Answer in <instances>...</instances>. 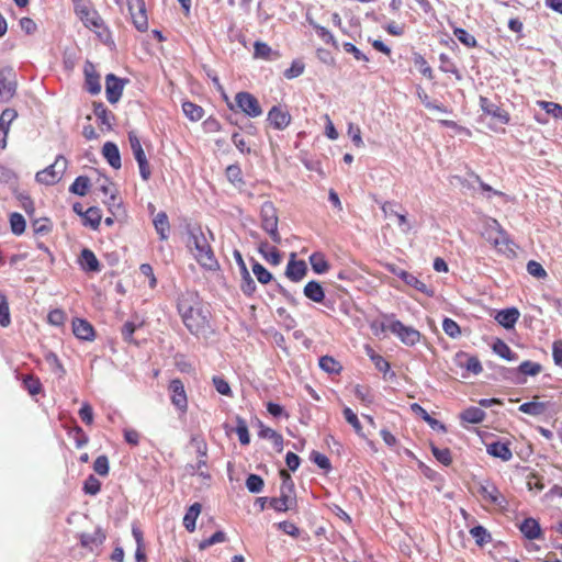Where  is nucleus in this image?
Returning <instances> with one entry per match:
<instances>
[{
	"label": "nucleus",
	"mask_w": 562,
	"mask_h": 562,
	"mask_svg": "<svg viewBox=\"0 0 562 562\" xmlns=\"http://www.w3.org/2000/svg\"><path fill=\"white\" fill-rule=\"evenodd\" d=\"M188 245L202 267L212 270L217 266L212 248L200 227L192 228L189 232Z\"/></svg>",
	"instance_id": "obj_1"
},
{
	"label": "nucleus",
	"mask_w": 562,
	"mask_h": 562,
	"mask_svg": "<svg viewBox=\"0 0 562 562\" xmlns=\"http://www.w3.org/2000/svg\"><path fill=\"white\" fill-rule=\"evenodd\" d=\"M182 321L186 327L194 335L204 331L207 326V314L200 307L189 304L187 300H181L178 304Z\"/></svg>",
	"instance_id": "obj_2"
},
{
	"label": "nucleus",
	"mask_w": 562,
	"mask_h": 562,
	"mask_svg": "<svg viewBox=\"0 0 562 562\" xmlns=\"http://www.w3.org/2000/svg\"><path fill=\"white\" fill-rule=\"evenodd\" d=\"M280 476L282 479V484L280 487L279 497H272L269 503L273 509L278 512H286L295 503L293 497L294 483L286 470H281Z\"/></svg>",
	"instance_id": "obj_3"
},
{
	"label": "nucleus",
	"mask_w": 562,
	"mask_h": 562,
	"mask_svg": "<svg viewBox=\"0 0 562 562\" xmlns=\"http://www.w3.org/2000/svg\"><path fill=\"white\" fill-rule=\"evenodd\" d=\"M260 218H261V227L265 232L269 234L271 239L279 244L281 241V236L278 232V213L273 203L267 201L262 204L260 210Z\"/></svg>",
	"instance_id": "obj_4"
},
{
	"label": "nucleus",
	"mask_w": 562,
	"mask_h": 562,
	"mask_svg": "<svg viewBox=\"0 0 562 562\" xmlns=\"http://www.w3.org/2000/svg\"><path fill=\"white\" fill-rule=\"evenodd\" d=\"M67 168V160L63 156H58L54 164L36 173V180L44 184H54L59 181Z\"/></svg>",
	"instance_id": "obj_5"
},
{
	"label": "nucleus",
	"mask_w": 562,
	"mask_h": 562,
	"mask_svg": "<svg viewBox=\"0 0 562 562\" xmlns=\"http://www.w3.org/2000/svg\"><path fill=\"white\" fill-rule=\"evenodd\" d=\"M486 239L503 254L514 252L506 233L501 228L497 221L493 220L487 231Z\"/></svg>",
	"instance_id": "obj_6"
},
{
	"label": "nucleus",
	"mask_w": 562,
	"mask_h": 562,
	"mask_svg": "<svg viewBox=\"0 0 562 562\" xmlns=\"http://www.w3.org/2000/svg\"><path fill=\"white\" fill-rule=\"evenodd\" d=\"M389 330L396 335L401 341L407 346H414L420 340V333L411 326H405L402 322L390 319Z\"/></svg>",
	"instance_id": "obj_7"
},
{
	"label": "nucleus",
	"mask_w": 562,
	"mask_h": 562,
	"mask_svg": "<svg viewBox=\"0 0 562 562\" xmlns=\"http://www.w3.org/2000/svg\"><path fill=\"white\" fill-rule=\"evenodd\" d=\"M235 102L237 108L250 117H258L262 114L259 101L249 92H238L235 97Z\"/></svg>",
	"instance_id": "obj_8"
},
{
	"label": "nucleus",
	"mask_w": 562,
	"mask_h": 562,
	"mask_svg": "<svg viewBox=\"0 0 562 562\" xmlns=\"http://www.w3.org/2000/svg\"><path fill=\"white\" fill-rule=\"evenodd\" d=\"M127 4L135 27L140 32L146 31L148 20L144 0H127Z\"/></svg>",
	"instance_id": "obj_9"
},
{
	"label": "nucleus",
	"mask_w": 562,
	"mask_h": 562,
	"mask_svg": "<svg viewBox=\"0 0 562 562\" xmlns=\"http://www.w3.org/2000/svg\"><path fill=\"white\" fill-rule=\"evenodd\" d=\"M127 4L135 27L140 32L146 31L148 20L144 0H127Z\"/></svg>",
	"instance_id": "obj_10"
},
{
	"label": "nucleus",
	"mask_w": 562,
	"mask_h": 562,
	"mask_svg": "<svg viewBox=\"0 0 562 562\" xmlns=\"http://www.w3.org/2000/svg\"><path fill=\"white\" fill-rule=\"evenodd\" d=\"M390 272H392L394 276L402 279L407 285L416 289L417 291L427 294L428 296H431L434 294V291L430 290L423 281L418 280L417 277L414 274L394 266H389Z\"/></svg>",
	"instance_id": "obj_11"
},
{
	"label": "nucleus",
	"mask_w": 562,
	"mask_h": 562,
	"mask_svg": "<svg viewBox=\"0 0 562 562\" xmlns=\"http://www.w3.org/2000/svg\"><path fill=\"white\" fill-rule=\"evenodd\" d=\"M396 203L395 202H384L381 206L382 212L385 217H395L397 221V225L402 233L408 234L413 225L407 218L406 214L400 213L395 210Z\"/></svg>",
	"instance_id": "obj_12"
},
{
	"label": "nucleus",
	"mask_w": 562,
	"mask_h": 562,
	"mask_svg": "<svg viewBox=\"0 0 562 562\" xmlns=\"http://www.w3.org/2000/svg\"><path fill=\"white\" fill-rule=\"evenodd\" d=\"M124 89V82L113 74H109L105 78V93L110 103H116Z\"/></svg>",
	"instance_id": "obj_13"
},
{
	"label": "nucleus",
	"mask_w": 562,
	"mask_h": 562,
	"mask_svg": "<svg viewBox=\"0 0 562 562\" xmlns=\"http://www.w3.org/2000/svg\"><path fill=\"white\" fill-rule=\"evenodd\" d=\"M267 121L279 131H282L291 123V115L280 106H272L268 112Z\"/></svg>",
	"instance_id": "obj_14"
},
{
	"label": "nucleus",
	"mask_w": 562,
	"mask_h": 562,
	"mask_svg": "<svg viewBox=\"0 0 562 562\" xmlns=\"http://www.w3.org/2000/svg\"><path fill=\"white\" fill-rule=\"evenodd\" d=\"M477 493L482 496V498L486 502H490L494 505L504 507L506 504L505 497L499 493V491L493 484H483L480 483L477 487Z\"/></svg>",
	"instance_id": "obj_15"
},
{
	"label": "nucleus",
	"mask_w": 562,
	"mask_h": 562,
	"mask_svg": "<svg viewBox=\"0 0 562 562\" xmlns=\"http://www.w3.org/2000/svg\"><path fill=\"white\" fill-rule=\"evenodd\" d=\"M169 391L171 392V402L179 409L187 408V395L184 386L179 379H175L169 384Z\"/></svg>",
	"instance_id": "obj_16"
},
{
	"label": "nucleus",
	"mask_w": 562,
	"mask_h": 562,
	"mask_svg": "<svg viewBox=\"0 0 562 562\" xmlns=\"http://www.w3.org/2000/svg\"><path fill=\"white\" fill-rule=\"evenodd\" d=\"M295 254L291 255V260L289 261L285 270V276L297 282L302 280L307 273V266L303 260H294Z\"/></svg>",
	"instance_id": "obj_17"
},
{
	"label": "nucleus",
	"mask_w": 562,
	"mask_h": 562,
	"mask_svg": "<svg viewBox=\"0 0 562 562\" xmlns=\"http://www.w3.org/2000/svg\"><path fill=\"white\" fill-rule=\"evenodd\" d=\"M79 265L87 272H100L101 265L92 250L83 248L79 256Z\"/></svg>",
	"instance_id": "obj_18"
},
{
	"label": "nucleus",
	"mask_w": 562,
	"mask_h": 562,
	"mask_svg": "<svg viewBox=\"0 0 562 562\" xmlns=\"http://www.w3.org/2000/svg\"><path fill=\"white\" fill-rule=\"evenodd\" d=\"M480 104L484 113L496 117L503 124L508 123V113L501 109L497 104L491 102L487 98L481 97Z\"/></svg>",
	"instance_id": "obj_19"
},
{
	"label": "nucleus",
	"mask_w": 562,
	"mask_h": 562,
	"mask_svg": "<svg viewBox=\"0 0 562 562\" xmlns=\"http://www.w3.org/2000/svg\"><path fill=\"white\" fill-rule=\"evenodd\" d=\"M72 331L75 336L81 340H92L94 337L92 325L81 318H77L72 322Z\"/></svg>",
	"instance_id": "obj_20"
},
{
	"label": "nucleus",
	"mask_w": 562,
	"mask_h": 562,
	"mask_svg": "<svg viewBox=\"0 0 562 562\" xmlns=\"http://www.w3.org/2000/svg\"><path fill=\"white\" fill-rule=\"evenodd\" d=\"M81 22L89 29H100L103 25V21L99 13L91 9L89 5L83 10V12H80L77 14Z\"/></svg>",
	"instance_id": "obj_21"
},
{
	"label": "nucleus",
	"mask_w": 562,
	"mask_h": 562,
	"mask_svg": "<svg viewBox=\"0 0 562 562\" xmlns=\"http://www.w3.org/2000/svg\"><path fill=\"white\" fill-rule=\"evenodd\" d=\"M102 154L111 167L114 169L121 168L120 150L114 143L106 142L102 147Z\"/></svg>",
	"instance_id": "obj_22"
},
{
	"label": "nucleus",
	"mask_w": 562,
	"mask_h": 562,
	"mask_svg": "<svg viewBox=\"0 0 562 562\" xmlns=\"http://www.w3.org/2000/svg\"><path fill=\"white\" fill-rule=\"evenodd\" d=\"M519 312L517 308H506L497 312L495 319L505 328H512L519 318Z\"/></svg>",
	"instance_id": "obj_23"
},
{
	"label": "nucleus",
	"mask_w": 562,
	"mask_h": 562,
	"mask_svg": "<svg viewBox=\"0 0 562 562\" xmlns=\"http://www.w3.org/2000/svg\"><path fill=\"white\" fill-rule=\"evenodd\" d=\"M487 453L499 458L503 461H509L513 458V453L507 443L495 441L486 446Z\"/></svg>",
	"instance_id": "obj_24"
},
{
	"label": "nucleus",
	"mask_w": 562,
	"mask_h": 562,
	"mask_svg": "<svg viewBox=\"0 0 562 562\" xmlns=\"http://www.w3.org/2000/svg\"><path fill=\"white\" fill-rule=\"evenodd\" d=\"M85 76H86V85L87 89L90 93L97 94L101 91V85L99 81V76L95 74L94 67L92 64L87 63L85 66Z\"/></svg>",
	"instance_id": "obj_25"
},
{
	"label": "nucleus",
	"mask_w": 562,
	"mask_h": 562,
	"mask_svg": "<svg viewBox=\"0 0 562 562\" xmlns=\"http://www.w3.org/2000/svg\"><path fill=\"white\" fill-rule=\"evenodd\" d=\"M303 293L308 300L315 303H322L325 299L324 289L317 281L307 282L304 286Z\"/></svg>",
	"instance_id": "obj_26"
},
{
	"label": "nucleus",
	"mask_w": 562,
	"mask_h": 562,
	"mask_svg": "<svg viewBox=\"0 0 562 562\" xmlns=\"http://www.w3.org/2000/svg\"><path fill=\"white\" fill-rule=\"evenodd\" d=\"M153 224L157 234L161 240H166L169 237L170 224L168 216L165 212H159L153 220Z\"/></svg>",
	"instance_id": "obj_27"
},
{
	"label": "nucleus",
	"mask_w": 562,
	"mask_h": 562,
	"mask_svg": "<svg viewBox=\"0 0 562 562\" xmlns=\"http://www.w3.org/2000/svg\"><path fill=\"white\" fill-rule=\"evenodd\" d=\"M10 70H1L0 71V99L8 100L10 99L14 91L15 85L9 79Z\"/></svg>",
	"instance_id": "obj_28"
},
{
	"label": "nucleus",
	"mask_w": 562,
	"mask_h": 562,
	"mask_svg": "<svg viewBox=\"0 0 562 562\" xmlns=\"http://www.w3.org/2000/svg\"><path fill=\"white\" fill-rule=\"evenodd\" d=\"M458 362L461 367H464L469 372L474 374H479L483 370L480 360L474 356L461 353L458 356Z\"/></svg>",
	"instance_id": "obj_29"
},
{
	"label": "nucleus",
	"mask_w": 562,
	"mask_h": 562,
	"mask_svg": "<svg viewBox=\"0 0 562 562\" xmlns=\"http://www.w3.org/2000/svg\"><path fill=\"white\" fill-rule=\"evenodd\" d=\"M201 508H202L201 504L194 503L187 510V513L183 517V525L188 531H190V532L194 531L195 521L201 513Z\"/></svg>",
	"instance_id": "obj_30"
},
{
	"label": "nucleus",
	"mask_w": 562,
	"mask_h": 562,
	"mask_svg": "<svg viewBox=\"0 0 562 562\" xmlns=\"http://www.w3.org/2000/svg\"><path fill=\"white\" fill-rule=\"evenodd\" d=\"M520 531L528 539H537L540 537L541 530L538 521L533 518H526L520 525Z\"/></svg>",
	"instance_id": "obj_31"
},
{
	"label": "nucleus",
	"mask_w": 562,
	"mask_h": 562,
	"mask_svg": "<svg viewBox=\"0 0 562 562\" xmlns=\"http://www.w3.org/2000/svg\"><path fill=\"white\" fill-rule=\"evenodd\" d=\"M105 539L104 532L98 528L91 533H81L80 536V542L82 547H92V546H99L101 544Z\"/></svg>",
	"instance_id": "obj_32"
},
{
	"label": "nucleus",
	"mask_w": 562,
	"mask_h": 562,
	"mask_svg": "<svg viewBox=\"0 0 562 562\" xmlns=\"http://www.w3.org/2000/svg\"><path fill=\"white\" fill-rule=\"evenodd\" d=\"M259 251L269 263H271L273 266L280 265V262H281L280 252L278 251L277 248L270 247L267 241H262L260 244Z\"/></svg>",
	"instance_id": "obj_33"
},
{
	"label": "nucleus",
	"mask_w": 562,
	"mask_h": 562,
	"mask_svg": "<svg viewBox=\"0 0 562 562\" xmlns=\"http://www.w3.org/2000/svg\"><path fill=\"white\" fill-rule=\"evenodd\" d=\"M485 412L479 407H469L462 412L461 418L471 424H479L485 418Z\"/></svg>",
	"instance_id": "obj_34"
},
{
	"label": "nucleus",
	"mask_w": 562,
	"mask_h": 562,
	"mask_svg": "<svg viewBox=\"0 0 562 562\" xmlns=\"http://www.w3.org/2000/svg\"><path fill=\"white\" fill-rule=\"evenodd\" d=\"M493 351L498 355L499 357L508 360V361H515L517 360V355L512 351V349L508 347L507 344H505L503 340L497 339L493 345Z\"/></svg>",
	"instance_id": "obj_35"
},
{
	"label": "nucleus",
	"mask_w": 562,
	"mask_h": 562,
	"mask_svg": "<svg viewBox=\"0 0 562 562\" xmlns=\"http://www.w3.org/2000/svg\"><path fill=\"white\" fill-rule=\"evenodd\" d=\"M411 409L418 414L425 422H427L431 428L446 430L445 426L437 419L430 417L429 414L419 404H412Z\"/></svg>",
	"instance_id": "obj_36"
},
{
	"label": "nucleus",
	"mask_w": 562,
	"mask_h": 562,
	"mask_svg": "<svg viewBox=\"0 0 562 562\" xmlns=\"http://www.w3.org/2000/svg\"><path fill=\"white\" fill-rule=\"evenodd\" d=\"M546 404L542 402H527L519 406V411L531 416H540L546 412Z\"/></svg>",
	"instance_id": "obj_37"
},
{
	"label": "nucleus",
	"mask_w": 562,
	"mask_h": 562,
	"mask_svg": "<svg viewBox=\"0 0 562 562\" xmlns=\"http://www.w3.org/2000/svg\"><path fill=\"white\" fill-rule=\"evenodd\" d=\"M182 110L191 121H200L204 115V110L201 106L189 101L183 102Z\"/></svg>",
	"instance_id": "obj_38"
},
{
	"label": "nucleus",
	"mask_w": 562,
	"mask_h": 562,
	"mask_svg": "<svg viewBox=\"0 0 562 562\" xmlns=\"http://www.w3.org/2000/svg\"><path fill=\"white\" fill-rule=\"evenodd\" d=\"M90 187V180L88 177L79 176L76 178L74 183L70 186L69 191L80 196H85Z\"/></svg>",
	"instance_id": "obj_39"
},
{
	"label": "nucleus",
	"mask_w": 562,
	"mask_h": 562,
	"mask_svg": "<svg viewBox=\"0 0 562 562\" xmlns=\"http://www.w3.org/2000/svg\"><path fill=\"white\" fill-rule=\"evenodd\" d=\"M82 217L85 218L86 224L90 225L93 229H95L98 228L101 222V211L95 206H91L87 211H85V215Z\"/></svg>",
	"instance_id": "obj_40"
},
{
	"label": "nucleus",
	"mask_w": 562,
	"mask_h": 562,
	"mask_svg": "<svg viewBox=\"0 0 562 562\" xmlns=\"http://www.w3.org/2000/svg\"><path fill=\"white\" fill-rule=\"evenodd\" d=\"M310 263L316 273L321 274L328 270V262L326 261L324 255L319 252L311 255Z\"/></svg>",
	"instance_id": "obj_41"
},
{
	"label": "nucleus",
	"mask_w": 562,
	"mask_h": 562,
	"mask_svg": "<svg viewBox=\"0 0 562 562\" xmlns=\"http://www.w3.org/2000/svg\"><path fill=\"white\" fill-rule=\"evenodd\" d=\"M128 140L131 145V149L133 151L135 160H142L146 157L144 149L140 145V142L137 137V135L134 132L128 133Z\"/></svg>",
	"instance_id": "obj_42"
},
{
	"label": "nucleus",
	"mask_w": 562,
	"mask_h": 562,
	"mask_svg": "<svg viewBox=\"0 0 562 562\" xmlns=\"http://www.w3.org/2000/svg\"><path fill=\"white\" fill-rule=\"evenodd\" d=\"M471 536L479 546H483L491 541L490 532L482 526H475L470 530Z\"/></svg>",
	"instance_id": "obj_43"
},
{
	"label": "nucleus",
	"mask_w": 562,
	"mask_h": 562,
	"mask_svg": "<svg viewBox=\"0 0 562 562\" xmlns=\"http://www.w3.org/2000/svg\"><path fill=\"white\" fill-rule=\"evenodd\" d=\"M319 367L327 373H338L341 369L340 364L329 356L319 359Z\"/></svg>",
	"instance_id": "obj_44"
},
{
	"label": "nucleus",
	"mask_w": 562,
	"mask_h": 562,
	"mask_svg": "<svg viewBox=\"0 0 562 562\" xmlns=\"http://www.w3.org/2000/svg\"><path fill=\"white\" fill-rule=\"evenodd\" d=\"M236 423V434L238 436L240 443L248 445L250 442V437L246 422L241 417L237 416Z\"/></svg>",
	"instance_id": "obj_45"
},
{
	"label": "nucleus",
	"mask_w": 562,
	"mask_h": 562,
	"mask_svg": "<svg viewBox=\"0 0 562 562\" xmlns=\"http://www.w3.org/2000/svg\"><path fill=\"white\" fill-rule=\"evenodd\" d=\"M453 34L467 47H475L477 44L475 37L463 29L456 27Z\"/></svg>",
	"instance_id": "obj_46"
},
{
	"label": "nucleus",
	"mask_w": 562,
	"mask_h": 562,
	"mask_svg": "<svg viewBox=\"0 0 562 562\" xmlns=\"http://www.w3.org/2000/svg\"><path fill=\"white\" fill-rule=\"evenodd\" d=\"M265 486L261 476L257 474H249L246 480V487L250 493H260Z\"/></svg>",
	"instance_id": "obj_47"
},
{
	"label": "nucleus",
	"mask_w": 562,
	"mask_h": 562,
	"mask_svg": "<svg viewBox=\"0 0 562 562\" xmlns=\"http://www.w3.org/2000/svg\"><path fill=\"white\" fill-rule=\"evenodd\" d=\"M11 323L10 311L7 297L0 293V325L8 327Z\"/></svg>",
	"instance_id": "obj_48"
},
{
	"label": "nucleus",
	"mask_w": 562,
	"mask_h": 562,
	"mask_svg": "<svg viewBox=\"0 0 562 562\" xmlns=\"http://www.w3.org/2000/svg\"><path fill=\"white\" fill-rule=\"evenodd\" d=\"M252 272L262 284H267L272 280V274L259 262L252 265Z\"/></svg>",
	"instance_id": "obj_49"
},
{
	"label": "nucleus",
	"mask_w": 562,
	"mask_h": 562,
	"mask_svg": "<svg viewBox=\"0 0 562 562\" xmlns=\"http://www.w3.org/2000/svg\"><path fill=\"white\" fill-rule=\"evenodd\" d=\"M538 105L553 117L562 119V105L549 101H538Z\"/></svg>",
	"instance_id": "obj_50"
},
{
	"label": "nucleus",
	"mask_w": 562,
	"mask_h": 562,
	"mask_svg": "<svg viewBox=\"0 0 562 562\" xmlns=\"http://www.w3.org/2000/svg\"><path fill=\"white\" fill-rule=\"evenodd\" d=\"M11 231L15 235H21L25 231V220L19 213H13L10 217Z\"/></svg>",
	"instance_id": "obj_51"
},
{
	"label": "nucleus",
	"mask_w": 562,
	"mask_h": 562,
	"mask_svg": "<svg viewBox=\"0 0 562 562\" xmlns=\"http://www.w3.org/2000/svg\"><path fill=\"white\" fill-rule=\"evenodd\" d=\"M442 329L451 338H457L461 334L460 326L453 319L448 317L442 322Z\"/></svg>",
	"instance_id": "obj_52"
},
{
	"label": "nucleus",
	"mask_w": 562,
	"mask_h": 562,
	"mask_svg": "<svg viewBox=\"0 0 562 562\" xmlns=\"http://www.w3.org/2000/svg\"><path fill=\"white\" fill-rule=\"evenodd\" d=\"M518 371L522 374L533 376L541 372V366L537 362L527 360L520 363V366L518 367Z\"/></svg>",
	"instance_id": "obj_53"
},
{
	"label": "nucleus",
	"mask_w": 562,
	"mask_h": 562,
	"mask_svg": "<svg viewBox=\"0 0 562 562\" xmlns=\"http://www.w3.org/2000/svg\"><path fill=\"white\" fill-rule=\"evenodd\" d=\"M23 384L31 395H36L42 391L41 381L32 375L25 376Z\"/></svg>",
	"instance_id": "obj_54"
},
{
	"label": "nucleus",
	"mask_w": 562,
	"mask_h": 562,
	"mask_svg": "<svg viewBox=\"0 0 562 562\" xmlns=\"http://www.w3.org/2000/svg\"><path fill=\"white\" fill-rule=\"evenodd\" d=\"M241 274V284L240 289L246 295H251L256 291V283L252 280L249 271L247 273H240Z\"/></svg>",
	"instance_id": "obj_55"
},
{
	"label": "nucleus",
	"mask_w": 562,
	"mask_h": 562,
	"mask_svg": "<svg viewBox=\"0 0 562 562\" xmlns=\"http://www.w3.org/2000/svg\"><path fill=\"white\" fill-rule=\"evenodd\" d=\"M226 177L235 186L243 183L241 170L236 165H231L226 168Z\"/></svg>",
	"instance_id": "obj_56"
},
{
	"label": "nucleus",
	"mask_w": 562,
	"mask_h": 562,
	"mask_svg": "<svg viewBox=\"0 0 562 562\" xmlns=\"http://www.w3.org/2000/svg\"><path fill=\"white\" fill-rule=\"evenodd\" d=\"M226 540V535L225 532L223 531H216L213 536H211L210 538L203 540L200 544H199V548L200 550H205L206 548L215 544V543H220V542H224Z\"/></svg>",
	"instance_id": "obj_57"
},
{
	"label": "nucleus",
	"mask_w": 562,
	"mask_h": 562,
	"mask_svg": "<svg viewBox=\"0 0 562 562\" xmlns=\"http://www.w3.org/2000/svg\"><path fill=\"white\" fill-rule=\"evenodd\" d=\"M527 271L529 274H531L532 277H535L537 279H543L547 277V272L543 269V267L535 260H530L527 263Z\"/></svg>",
	"instance_id": "obj_58"
},
{
	"label": "nucleus",
	"mask_w": 562,
	"mask_h": 562,
	"mask_svg": "<svg viewBox=\"0 0 562 562\" xmlns=\"http://www.w3.org/2000/svg\"><path fill=\"white\" fill-rule=\"evenodd\" d=\"M431 451H432V454L435 456V458L442 464L449 465L451 463L452 459H451V453H450L449 449H447V448L440 449L438 447H432Z\"/></svg>",
	"instance_id": "obj_59"
},
{
	"label": "nucleus",
	"mask_w": 562,
	"mask_h": 562,
	"mask_svg": "<svg viewBox=\"0 0 562 562\" xmlns=\"http://www.w3.org/2000/svg\"><path fill=\"white\" fill-rule=\"evenodd\" d=\"M344 416H345L346 420L353 427L355 431L358 435H361V431H362L361 424H360L357 415L352 412V409L349 407H345Z\"/></svg>",
	"instance_id": "obj_60"
},
{
	"label": "nucleus",
	"mask_w": 562,
	"mask_h": 562,
	"mask_svg": "<svg viewBox=\"0 0 562 562\" xmlns=\"http://www.w3.org/2000/svg\"><path fill=\"white\" fill-rule=\"evenodd\" d=\"M414 64L425 77L432 79V69L422 55L415 56Z\"/></svg>",
	"instance_id": "obj_61"
},
{
	"label": "nucleus",
	"mask_w": 562,
	"mask_h": 562,
	"mask_svg": "<svg viewBox=\"0 0 562 562\" xmlns=\"http://www.w3.org/2000/svg\"><path fill=\"white\" fill-rule=\"evenodd\" d=\"M311 25H313L314 30L316 31L317 35L326 43H331L334 46H337V42L334 37V35L325 27L311 22Z\"/></svg>",
	"instance_id": "obj_62"
},
{
	"label": "nucleus",
	"mask_w": 562,
	"mask_h": 562,
	"mask_svg": "<svg viewBox=\"0 0 562 562\" xmlns=\"http://www.w3.org/2000/svg\"><path fill=\"white\" fill-rule=\"evenodd\" d=\"M93 470L99 474V475H106L109 473V460L105 456H99L94 463H93Z\"/></svg>",
	"instance_id": "obj_63"
},
{
	"label": "nucleus",
	"mask_w": 562,
	"mask_h": 562,
	"mask_svg": "<svg viewBox=\"0 0 562 562\" xmlns=\"http://www.w3.org/2000/svg\"><path fill=\"white\" fill-rule=\"evenodd\" d=\"M552 356L554 363L562 368V340H555L552 346Z\"/></svg>",
	"instance_id": "obj_64"
}]
</instances>
